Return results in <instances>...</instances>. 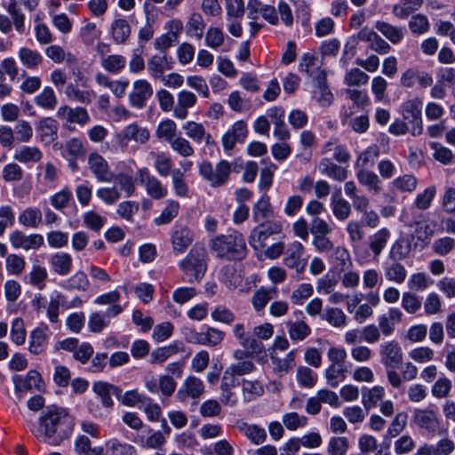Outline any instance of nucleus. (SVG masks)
I'll return each instance as SVG.
<instances>
[{"label":"nucleus","instance_id":"2eb2a0df","mask_svg":"<svg viewBox=\"0 0 455 455\" xmlns=\"http://www.w3.org/2000/svg\"><path fill=\"white\" fill-rule=\"evenodd\" d=\"M233 334L244 349H248L253 354H260L264 351L262 342L247 333L243 323H239L235 324L233 327Z\"/></svg>","mask_w":455,"mask_h":455},{"label":"nucleus","instance_id":"9d476101","mask_svg":"<svg viewBox=\"0 0 455 455\" xmlns=\"http://www.w3.org/2000/svg\"><path fill=\"white\" fill-rule=\"evenodd\" d=\"M195 234L191 228L183 225H175L171 231V243L174 254L184 253L192 244Z\"/></svg>","mask_w":455,"mask_h":455},{"label":"nucleus","instance_id":"aec40b11","mask_svg":"<svg viewBox=\"0 0 455 455\" xmlns=\"http://www.w3.org/2000/svg\"><path fill=\"white\" fill-rule=\"evenodd\" d=\"M413 419L419 427L429 433H435L440 425L436 412L432 410H416Z\"/></svg>","mask_w":455,"mask_h":455},{"label":"nucleus","instance_id":"338daca9","mask_svg":"<svg viewBox=\"0 0 455 455\" xmlns=\"http://www.w3.org/2000/svg\"><path fill=\"white\" fill-rule=\"evenodd\" d=\"M296 379L299 386L312 388L317 381V374L307 366H299L297 369Z\"/></svg>","mask_w":455,"mask_h":455},{"label":"nucleus","instance_id":"20e7f679","mask_svg":"<svg viewBox=\"0 0 455 455\" xmlns=\"http://www.w3.org/2000/svg\"><path fill=\"white\" fill-rule=\"evenodd\" d=\"M238 167L236 161L230 163L220 160L215 165L209 161H204L200 164L198 172L202 179L212 188H220L228 184L232 172H239Z\"/></svg>","mask_w":455,"mask_h":455},{"label":"nucleus","instance_id":"37998d69","mask_svg":"<svg viewBox=\"0 0 455 455\" xmlns=\"http://www.w3.org/2000/svg\"><path fill=\"white\" fill-rule=\"evenodd\" d=\"M385 395V389L381 386L365 388L362 395V403L366 411H370L380 402Z\"/></svg>","mask_w":455,"mask_h":455},{"label":"nucleus","instance_id":"412c9836","mask_svg":"<svg viewBox=\"0 0 455 455\" xmlns=\"http://www.w3.org/2000/svg\"><path fill=\"white\" fill-rule=\"evenodd\" d=\"M352 108L343 107L341 111V122L343 124H347L352 130L357 133L365 132L370 125L369 117L367 115H361L355 118H352L354 115Z\"/></svg>","mask_w":455,"mask_h":455},{"label":"nucleus","instance_id":"a18cd8bd","mask_svg":"<svg viewBox=\"0 0 455 455\" xmlns=\"http://www.w3.org/2000/svg\"><path fill=\"white\" fill-rule=\"evenodd\" d=\"M111 32L116 44H124L131 35L130 24L124 19L115 20L111 25Z\"/></svg>","mask_w":455,"mask_h":455},{"label":"nucleus","instance_id":"69168bd1","mask_svg":"<svg viewBox=\"0 0 455 455\" xmlns=\"http://www.w3.org/2000/svg\"><path fill=\"white\" fill-rule=\"evenodd\" d=\"M284 427L290 431H296L299 428L305 427L307 425V418L299 415L297 412H287L282 417Z\"/></svg>","mask_w":455,"mask_h":455},{"label":"nucleus","instance_id":"dca6fc26","mask_svg":"<svg viewBox=\"0 0 455 455\" xmlns=\"http://www.w3.org/2000/svg\"><path fill=\"white\" fill-rule=\"evenodd\" d=\"M152 94L153 88L151 84L147 80L140 79L133 83V89L129 95V100L132 106L142 108Z\"/></svg>","mask_w":455,"mask_h":455},{"label":"nucleus","instance_id":"f03ea898","mask_svg":"<svg viewBox=\"0 0 455 455\" xmlns=\"http://www.w3.org/2000/svg\"><path fill=\"white\" fill-rule=\"evenodd\" d=\"M209 247L216 258L228 261H239L247 255L245 239L238 231L216 235L210 240Z\"/></svg>","mask_w":455,"mask_h":455},{"label":"nucleus","instance_id":"09e8293b","mask_svg":"<svg viewBox=\"0 0 455 455\" xmlns=\"http://www.w3.org/2000/svg\"><path fill=\"white\" fill-rule=\"evenodd\" d=\"M172 178V187L174 194L179 197H187L189 193V186L186 180V175L180 169H174Z\"/></svg>","mask_w":455,"mask_h":455},{"label":"nucleus","instance_id":"4d7b16f0","mask_svg":"<svg viewBox=\"0 0 455 455\" xmlns=\"http://www.w3.org/2000/svg\"><path fill=\"white\" fill-rule=\"evenodd\" d=\"M346 231L354 249L360 244L365 235L363 224L355 220H352L347 222Z\"/></svg>","mask_w":455,"mask_h":455},{"label":"nucleus","instance_id":"f704fd0d","mask_svg":"<svg viewBox=\"0 0 455 455\" xmlns=\"http://www.w3.org/2000/svg\"><path fill=\"white\" fill-rule=\"evenodd\" d=\"M277 294L275 287L265 288L260 287L258 289L251 297V304L256 312L262 311L270 299L275 298Z\"/></svg>","mask_w":455,"mask_h":455},{"label":"nucleus","instance_id":"6ab92c4d","mask_svg":"<svg viewBox=\"0 0 455 455\" xmlns=\"http://www.w3.org/2000/svg\"><path fill=\"white\" fill-rule=\"evenodd\" d=\"M147 67L149 75L154 79H160L166 70H171L173 68L172 60L166 53L153 55L148 59Z\"/></svg>","mask_w":455,"mask_h":455},{"label":"nucleus","instance_id":"e433bc0d","mask_svg":"<svg viewBox=\"0 0 455 455\" xmlns=\"http://www.w3.org/2000/svg\"><path fill=\"white\" fill-rule=\"evenodd\" d=\"M122 136L125 140H133L137 143L145 144L150 137L149 131L137 124L127 125L122 132Z\"/></svg>","mask_w":455,"mask_h":455},{"label":"nucleus","instance_id":"4c0bfd02","mask_svg":"<svg viewBox=\"0 0 455 455\" xmlns=\"http://www.w3.org/2000/svg\"><path fill=\"white\" fill-rule=\"evenodd\" d=\"M331 262L340 271H345L352 267V259L349 251L343 246H337L331 250Z\"/></svg>","mask_w":455,"mask_h":455},{"label":"nucleus","instance_id":"de8ad7c7","mask_svg":"<svg viewBox=\"0 0 455 455\" xmlns=\"http://www.w3.org/2000/svg\"><path fill=\"white\" fill-rule=\"evenodd\" d=\"M286 327L288 329L289 336L293 341L303 340L311 333L310 327L303 321H288L286 323Z\"/></svg>","mask_w":455,"mask_h":455},{"label":"nucleus","instance_id":"423d86ee","mask_svg":"<svg viewBox=\"0 0 455 455\" xmlns=\"http://www.w3.org/2000/svg\"><path fill=\"white\" fill-rule=\"evenodd\" d=\"M401 108L403 120L411 126L410 133L419 136L423 132L422 100L419 98L408 100L402 104Z\"/></svg>","mask_w":455,"mask_h":455},{"label":"nucleus","instance_id":"ddd939ff","mask_svg":"<svg viewBox=\"0 0 455 455\" xmlns=\"http://www.w3.org/2000/svg\"><path fill=\"white\" fill-rule=\"evenodd\" d=\"M10 243L16 249L37 250L44 244V237L40 234L27 235L20 230H15L10 235Z\"/></svg>","mask_w":455,"mask_h":455},{"label":"nucleus","instance_id":"e2e57ef3","mask_svg":"<svg viewBox=\"0 0 455 455\" xmlns=\"http://www.w3.org/2000/svg\"><path fill=\"white\" fill-rule=\"evenodd\" d=\"M45 55L55 63L68 62L73 63L76 58L69 52H66L64 49L58 45L53 44L45 49Z\"/></svg>","mask_w":455,"mask_h":455},{"label":"nucleus","instance_id":"6e6d98bb","mask_svg":"<svg viewBox=\"0 0 455 455\" xmlns=\"http://www.w3.org/2000/svg\"><path fill=\"white\" fill-rule=\"evenodd\" d=\"M253 219L259 222L273 215L270 199L267 196H262L252 208Z\"/></svg>","mask_w":455,"mask_h":455},{"label":"nucleus","instance_id":"c9c22d12","mask_svg":"<svg viewBox=\"0 0 455 455\" xmlns=\"http://www.w3.org/2000/svg\"><path fill=\"white\" fill-rule=\"evenodd\" d=\"M317 81V90L315 95L318 103L323 107H328L332 103L333 95L326 84V74L324 71H319V76L315 79Z\"/></svg>","mask_w":455,"mask_h":455},{"label":"nucleus","instance_id":"bb28decb","mask_svg":"<svg viewBox=\"0 0 455 455\" xmlns=\"http://www.w3.org/2000/svg\"><path fill=\"white\" fill-rule=\"evenodd\" d=\"M60 118L66 119L69 123L85 124L89 122L90 116L87 110L84 108H72L68 106L60 107L57 111Z\"/></svg>","mask_w":455,"mask_h":455},{"label":"nucleus","instance_id":"ea45409f","mask_svg":"<svg viewBox=\"0 0 455 455\" xmlns=\"http://www.w3.org/2000/svg\"><path fill=\"white\" fill-rule=\"evenodd\" d=\"M35 104L45 110H53L57 104L58 100L54 90L50 86H45L34 99Z\"/></svg>","mask_w":455,"mask_h":455},{"label":"nucleus","instance_id":"a878e982","mask_svg":"<svg viewBox=\"0 0 455 455\" xmlns=\"http://www.w3.org/2000/svg\"><path fill=\"white\" fill-rule=\"evenodd\" d=\"M390 237L391 232L387 228H382L368 237V247L374 257L380 255L386 248Z\"/></svg>","mask_w":455,"mask_h":455},{"label":"nucleus","instance_id":"c85d7f7f","mask_svg":"<svg viewBox=\"0 0 455 455\" xmlns=\"http://www.w3.org/2000/svg\"><path fill=\"white\" fill-rule=\"evenodd\" d=\"M296 350L290 351L284 358H279L274 354L270 355V360L273 364V370L279 377L287 374L296 365Z\"/></svg>","mask_w":455,"mask_h":455},{"label":"nucleus","instance_id":"58836bf2","mask_svg":"<svg viewBox=\"0 0 455 455\" xmlns=\"http://www.w3.org/2000/svg\"><path fill=\"white\" fill-rule=\"evenodd\" d=\"M90 281L84 271H77L62 283L68 291H86L90 288Z\"/></svg>","mask_w":455,"mask_h":455},{"label":"nucleus","instance_id":"c03bdc74","mask_svg":"<svg viewBox=\"0 0 455 455\" xmlns=\"http://www.w3.org/2000/svg\"><path fill=\"white\" fill-rule=\"evenodd\" d=\"M65 93L67 97L82 104H90L95 96L92 90H80L76 84H69L67 85Z\"/></svg>","mask_w":455,"mask_h":455},{"label":"nucleus","instance_id":"6e6552de","mask_svg":"<svg viewBox=\"0 0 455 455\" xmlns=\"http://www.w3.org/2000/svg\"><path fill=\"white\" fill-rule=\"evenodd\" d=\"M380 362L386 368H396L403 363V350L396 340H388L379 347Z\"/></svg>","mask_w":455,"mask_h":455},{"label":"nucleus","instance_id":"603ef678","mask_svg":"<svg viewBox=\"0 0 455 455\" xmlns=\"http://www.w3.org/2000/svg\"><path fill=\"white\" fill-rule=\"evenodd\" d=\"M411 251V243L406 238H399L393 244L389 258L395 261H400L406 259Z\"/></svg>","mask_w":455,"mask_h":455},{"label":"nucleus","instance_id":"052dcab7","mask_svg":"<svg viewBox=\"0 0 455 455\" xmlns=\"http://www.w3.org/2000/svg\"><path fill=\"white\" fill-rule=\"evenodd\" d=\"M75 451L78 455H102V447H91V440L85 435H78L75 440Z\"/></svg>","mask_w":455,"mask_h":455},{"label":"nucleus","instance_id":"393cba45","mask_svg":"<svg viewBox=\"0 0 455 455\" xmlns=\"http://www.w3.org/2000/svg\"><path fill=\"white\" fill-rule=\"evenodd\" d=\"M355 175L358 182L365 187L370 193L378 195L381 191V180L372 171L367 170L366 168H359Z\"/></svg>","mask_w":455,"mask_h":455},{"label":"nucleus","instance_id":"1a4fd4ad","mask_svg":"<svg viewBox=\"0 0 455 455\" xmlns=\"http://www.w3.org/2000/svg\"><path fill=\"white\" fill-rule=\"evenodd\" d=\"M304 253L303 244L299 241H294L284 252L283 262L288 268L295 269L298 274H302L307 266V259L303 258Z\"/></svg>","mask_w":455,"mask_h":455},{"label":"nucleus","instance_id":"b1692460","mask_svg":"<svg viewBox=\"0 0 455 455\" xmlns=\"http://www.w3.org/2000/svg\"><path fill=\"white\" fill-rule=\"evenodd\" d=\"M51 269L59 275H67L70 273L73 259L70 254L64 251L53 253L49 259Z\"/></svg>","mask_w":455,"mask_h":455},{"label":"nucleus","instance_id":"72a5a7b5","mask_svg":"<svg viewBox=\"0 0 455 455\" xmlns=\"http://www.w3.org/2000/svg\"><path fill=\"white\" fill-rule=\"evenodd\" d=\"M319 171L322 174L338 181H343L347 177V171L329 158H323L319 163Z\"/></svg>","mask_w":455,"mask_h":455},{"label":"nucleus","instance_id":"9b49d317","mask_svg":"<svg viewBox=\"0 0 455 455\" xmlns=\"http://www.w3.org/2000/svg\"><path fill=\"white\" fill-rule=\"evenodd\" d=\"M88 167L98 181L110 182L115 177L108 161L98 152L89 155Z\"/></svg>","mask_w":455,"mask_h":455},{"label":"nucleus","instance_id":"0eeeda50","mask_svg":"<svg viewBox=\"0 0 455 455\" xmlns=\"http://www.w3.org/2000/svg\"><path fill=\"white\" fill-rule=\"evenodd\" d=\"M136 177L141 186L144 187L147 195L154 200H160L168 195V188L148 168H139Z\"/></svg>","mask_w":455,"mask_h":455},{"label":"nucleus","instance_id":"39448f33","mask_svg":"<svg viewBox=\"0 0 455 455\" xmlns=\"http://www.w3.org/2000/svg\"><path fill=\"white\" fill-rule=\"evenodd\" d=\"M283 225L279 221L270 220L256 226L249 236V243L254 250H261L267 245L269 238L280 234Z\"/></svg>","mask_w":455,"mask_h":455},{"label":"nucleus","instance_id":"13d9d810","mask_svg":"<svg viewBox=\"0 0 455 455\" xmlns=\"http://www.w3.org/2000/svg\"><path fill=\"white\" fill-rule=\"evenodd\" d=\"M42 212L38 208H27L19 216V222L27 228H36L42 221Z\"/></svg>","mask_w":455,"mask_h":455},{"label":"nucleus","instance_id":"0e129e2a","mask_svg":"<svg viewBox=\"0 0 455 455\" xmlns=\"http://www.w3.org/2000/svg\"><path fill=\"white\" fill-rule=\"evenodd\" d=\"M171 148L182 157H189L195 154V149L189 140L179 134L170 144Z\"/></svg>","mask_w":455,"mask_h":455},{"label":"nucleus","instance_id":"cd10ccee","mask_svg":"<svg viewBox=\"0 0 455 455\" xmlns=\"http://www.w3.org/2000/svg\"><path fill=\"white\" fill-rule=\"evenodd\" d=\"M12 380L16 392H25L31 390L33 387L38 388L42 378L37 371L31 370L27 373L25 378L16 375L12 378Z\"/></svg>","mask_w":455,"mask_h":455},{"label":"nucleus","instance_id":"5fc2aeb1","mask_svg":"<svg viewBox=\"0 0 455 455\" xmlns=\"http://www.w3.org/2000/svg\"><path fill=\"white\" fill-rule=\"evenodd\" d=\"M126 65V59L120 54L108 55L101 59L102 68L109 73L118 74Z\"/></svg>","mask_w":455,"mask_h":455},{"label":"nucleus","instance_id":"f3484780","mask_svg":"<svg viewBox=\"0 0 455 455\" xmlns=\"http://www.w3.org/2000/svg\"><path fill=\"white\" fill-rule=\"evenodd\" d=\"M182 129L188 138L196 143L204 142L206 146H213L215 141L212 136L206 132L204 126L194 121H188L183 124Z\"/></svg>","mask_w":455,"mask_h":455},{"label":"nucleus","instance_id":"7c9ffc66","mask_svg":"<svg viewBox=\"0 0 455 455\" xmlns=\"http://www.w3.org/2000/svg\"><path fill=\"white\" fill-rule=\"evenodd\" d=\"M375 28L394 44H399L406 33L404 27H395L385 21H377Z\"/></svg>","mask_w":455,"mask_h":455},{"label":"nucleus","instance_id":"864d4df0","mask_svg":"<svg viewBox=\"0 0 455 455\" xmlns=\"http://www.w3.org/2000/svg\"><path fill=\"white\" fill-rule=\"evenodd\" d=\"M321 318L330 325L336 328H342L347 324V316L342 309L338 307H327Z\"/></svg>","mask_w":455,"mask_h":455},{"label":"nucleus","instance_id":"473e14b6","mask_svg":"<svg viewBox=\"0 0 455 455\" xmlns=\"http://www.w3.org/2000/svg\"><path fill=\"white\" fill-rule=\"evenodd\" d=\"M18 57L25 68L32 70L36 69L44 61V57L38 51L28 47H20Z\"/></svg>","mask_w":455,"mask_h":455},{"label":"nucleus","instance_id":"bf43d9fd","mask_svg":"<svg viewBox=\"0 0 455 455\" xmlns=\"http://www.w3.org/2000/svg\"><path fill=\"white\" fill-rule=\"evenodd\" d=\"M224 338L223 331L211 326H204L202 346L216 347L224 340Z\"/></svg>","mask_w":455,"mask_h":455},{"label":"nucleus","instance_id":"f8f14e48","mask_svg":"<svg viewBox=\"0 0 455 455\" xmlns=\"http://www.w3.org/2000/svg\"><path fill=\"white\" fill-rule=\"evenodd\" d=\"M247 135V124L243 120L236 121L221 138L224 150L227 152L232 150L236 143H243Z\"/></svg>","mask_w":455,"mask_h":455},{"label":"nucleus","instance_id":"680f3d73","mask_svg":"<svg viewBox=\"0 0 455 455\" xmlns=\"http://www.w3.org/2000/svg\"><path fill=\"white\" fill-rule=\"evenodd\" d=\"M205 24L200 13H193L187 23V35L196 39H201L204 36Z\"/></svg>","mask_w":455,"mask_h":455},{"label":"nucleus","instance_id":"8fccbe9b","mask_svg":"<svg viewBox=\"0 0 455 455\" xmlns=\"http://www.w3.org/2000/svg\"><path fill=\"white\" fill-rule=\"evenodd\" d=\"M156 135L158 139L170 144L179 134L177 133V124L172 119H165L157 126Z\"/></svg>","mask_w":455,"mask_h":455},{"label":"nucleus","instance_id":"4468645a","mask_svg":"<svg viewBox=\"0 0 455 455\" xmlns=\"http://www.w3.org/2000/svg\"><path fill=\"white\" fill-rule=\"evenodd\" d=\"M50 330L44 323H41L29 334L28 350L33 355H41L47 347Z\"/></svg>","mask_w":455,"mask_h":455},{"label":"nucleus","instance_id":"f257e3e1","mask_svg":"<svg viewBox=\"0 0 455 455\" xmlns=\"http://www.w3.org/2000/svg\"><path fill=\"white\" fill-rule=\"evenodd\" d=\"M74 426L75 419L65 408L52 405L42 411L38 423L32 424L30 431L39 441L57 446L69 438Z\"/></svg>","mask_w":455,"mask_h":455},{"label":"nucleus","instance_id":"a211bd4d","mask_svg":"<svg viewBox=\"0 0 455 455\" xmlns=\"http://www.w3.org/2000/svg\"><path fill=\"white\" fill-rule=\"evenodd\" d=\"M197 98L190 91L182 90L177 94V103L173 108V116L184 120L188 116V109L196 106Z\"/></svg>","mask_w":455,"mask_h":455},{"label":"nucleus","instance_id":"2f4dec72","mask_svg":"<svg viewBox=\"0 0 455 455\" xmlns=\"http://www.w3.org/2000/svg\"><path fill=\"white\" fill-rule=\"evenodd\" d=\"M154 158V168L160 177L167 178L172 176L175 168L172 157L164 152L152 153Z\"/></svg>","mask_w":455,"mask_h":455},{"label":"nucleus","instance_id":"a19ab883","mask_svg":"<svg viewBox=\"0 0 455 455\" xmlns=\"http://www.w3.org/2000/svg\"><path fill=\"white\" fill-rule=\"evenodd\" d=\"M180 203L173 199H169L165 202V207L163 209L161 214L154 220L156 226L167 225L175 219L180 212Z\"/></svg>","mask_w":455,"mask_h":455},{"label":"nucleus","instance_id":"c756f323","mask_svg":"<svg viewBox=\"0 0 455 455\" xmlns=\"http://www.w3.org/2000/svg\"><path fill=\"white\" fill-rule=\"evenodd\" d=\"M331 209L334 217L339 221L347 220L352 212L351 204L336 194L331 197Z\"/></svg>","mask_w":455,"mask_h":455},{"label":"nucleus","instance_id":"3c124183","mask_svg":"<svg viewBox=\"0 0 455 455\" xmlns=\"http://www.w3.org/2000/svg\"><path fill=\"white\" fill-rule=\"evenodd\" d=\"M347 371L346 365L330 364L324 372L327 384L331 387H337L346 379Z\"/></svg>","mask_w":455,"mask_h":455},{"label":"nucleus","instance_id":"4be33fe9","mask_svg":"<svg viewBox=\"0 0 455 455\" xmlns=\"http://www.w3.org/2000/svg\"><path fill=\"white\" fill-rule=\"evenodd\" d=\"M58 130V122L52 117L42 118L36 124V132L40 140L46 144H50L57 139Z\"/></svg>","mask_w":455,"mask_h":455},{"label":"nucleus","instance_id":"7ed1b4c3","mask_svg":"<svg viewBox=\"0 0 455 455\" xmlns=\"http://www.w3.org/2000/svg\"><path fill=\"white\" fill-rule=\"evenodd\" d=\"M179 267L183 272L184 280L188 283H199L207 269V252L201 243L193 245L187 256L179 262Z\"/></svg>","mask_w":455,"mask_h":455},{"label":"nucleus","instance_id":"774afa93","mask_svg":"<svg viewBox=\"0 0 455 455\" xmlns=\"http://www.w3.org/2000/svg\"><path fill=\"white\" fill-rule=\"evenodd\" d=\"M349 442L345 436H333L329 440L327 446L328 455H347Z\"/></svg>","mask_w":455,"mask_h":455},{"label":"nucleus","instance_id":"49530a36","mask_svg":"<svg viewBox=\"0 0 455 455\" xmlns=\"http://www.w3.org/2000/svg\"><path fill=\"white\" fill-rule=\"evenodd\" d=\"M418 184V180L411 174H404L393 180L391 188L401 193H412Z\"/></svg>","mask_w":455,"mask_h":455},{"label":"nucleus","instance_id":"79ce46f5","mask_svg":"<svg viewBox=\"0 0 455 455\" xmlns=\"http://www.w3.org/2000/svg\"><path fill=\"white\" fill-rule=\"evenodd\" d=\"M384 275L389 282L403 283L406 279L407 271L399 261L394 260L384 266Z\"/></svg>","mask_w":455,"mask_h":455},{"label":"nucleus","instance_id":"5701e85b","mask_svg":"<svg viewBox=\"0 0 455 455\" xmlns=\"http://www.w3.org/2000/svg\"><path fill=\"white\" fill-rule=\"evenodd\" d=\"M180 351H183V344L180 341H174L168 346L158 347L150 353L149 363L163 364L171 356Z\"/></svg>","mask_w":455,"mask_h":455}]
</instances>
